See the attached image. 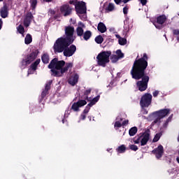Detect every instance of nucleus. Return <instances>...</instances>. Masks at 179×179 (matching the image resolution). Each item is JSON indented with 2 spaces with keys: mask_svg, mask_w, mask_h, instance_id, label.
<instances>
[{
  "mask_svg": "<svg viewBox=\"0 0 179 179\" xmlns=\"http://www.w3.org/2000/svg\"><path fill=\"white\" fill-rule=\"evenodd\" d=\"M138 57L134 62L130 74L132 79L138 80L136 83V86L140 92H145L148 89V84L150 78L146 74V69L148 68V54L143 53V57L138 59ZM141 79V80H140Z\"/></svg>",
  "mask_w": 179,
  "mask_h": 179,
  "instance_id": "1",
  "label": "nucleus"
},
{
  "mask_svg": "<svg viewBox=\"0 0 179 179\" xmlns=\"http://www.w3.org/2000/svg\"><path fill=\"white\" fill-rule=\"evenodd\" d=\"M48 68L51 69L52 76H64V74L68 72L69 69L73 68V63H66L64 60L59 61L58 58L55 57L51 60Z\"/></svg>",
  "mask_w": 179,
  "mask_h": 179,
  "instance_id": "2",
  "label": "nucleus"
},
{
  "mask_svg": "<svg viewBox=\"0 0 179 179\" xmlns=\"http://www.w3.org/2000/svg\"><path fill=\"white\" fill-rule=\"evenodd\" d=\"M73 42H55L53 46L55 52H63L64 57H72L76 52V45Z\"/></svg>",
  "mask_w": 179,
  "mask_h": 179,
  "instance_id": "3",
  "label": "nucleus"
},
{
  "mask_svg": "<svg viewBox=\"0 0 179 179\" xmlns=\"http://www.w3.org/2000/svg\"><path fill=\"white\" fill-rule=\"evenodd\" d=\"M75 34V27L73 26L69 25L65 27L64 29V36L58 38L56 42H63V43H73L75 41V37L73 34Z\"/></svg>",
  "mask_w": 179,
  "mask_h": 179,
  "instance_id": "4",
  "label": "nucleus"
},
{
  "mask_svg": "<svg viewBox=\"0 0 179 179\" xmlns=\"http://www.w3.org/2000/svg\"><path fill=\"white\" fill-rule=\"evenodd\" d=\"M111 55V51H103L98 54L96 57V62L99 66L106 68L107 64L110 62V56Z\"/></svg>",
  "mask_w": 179,
  "mask_h": 179,
  "instance_id": "5",
  "label": "nucleus"
},
{
  "mask_svg": "<svg viewBox=\"0 0 179 179\" xmlns=\"http://www.w3.org/2000/svg\"><path fill=\"white\" fill-rule=\"evenodd\" d=\"M38 50H34L31 53H29L25 59H22L21 62V68H25L27 65H30L38 56Z\"/></svg>",
  "mask_w": 179,
  "mask_h": 179,
  "instance_id": "6",
  "label": "nucleus"
},
{
  "mask_svg": "<svg viewBox=\"0 0 179 179\" xmlns=\"http://www.w3.org/2000/svg\"><path fill=\"white\" fill-rule=\"evenodd\" d=\"M155 120L153 121L152 124H157V122H160V120L162 118H164V117H167L169 114H170V109L165 108V109H161L158 111H156L155 113Z\"/></svg>",
  "mask_w": 179,
  "mask_h": 179,
  "instance_id": "7",
  "label": "nucleus"
},
{
  "mask_svg": "<svg viewBox=\"0 0 179 179\" xmlns=\"http://www.w3.org/2000/svg\"><path fill=\"white\" fill-rule=\"evenodd\" d=\"M150 104H152V94L146 93L142 96L140 106L142 108H145V107H149Z\"/></svg>",
  "mask_w": 179,
  "mask_h": 179,
  "instance_id": "8",
  "label": "nucleus"
},
{
  "mask_svg": "<svg viewBox=\"0 0 179 179\" xmlns=\"http://www.w3.org/2000/svg\"><path fill=\"white\" fill-rule=\"evenodd\" d=\"M166 20H167V17H166V15H162L156 18V21L153 22V24L156 29H158V30H162V29L164 27L163 24L166 23Z\"/></svg>",
  "mask_w": 179,
  "mask_h": 179,
  "instance_id": "9",
  "label": "nucleus"
},
{
  "mask_svg": "<svg viewBox=\"0 0 179 179\" xmlns=\"http://www.w3.org/2000/svg\"><path fill=\"white\" fill-rule=\"evenodd\" d=\"M75 9L76 12L80 15L86 13V3L85 1H76V3L75 4Z\"/></svg>",
  "mask_w": 179,
  "mask_h": 179,
  "instance_id": "10",
  "label": "nucleus"
},
{
  "mask_svg": "<svg viewBox=\"0 0 179 179\" xmlns=\"http://www.w3.org/2000/svg\"><path fill=\"white\" fill-rule=\"evenodd\" d=\"M73 10V8L70 7L69 4H64L59 8L60 13L64 17L71 16Z\"/></svg>",
  "mask_w": 179,
  "mask_h": 179,
  "instance_id": "11",
  "label": "nucleus"
},
{
  "mask_svg": "<svg viewBox=\"0 0 179 179\" xmlns=\"http://www.w3.org/2000/svg\"><path fill=\"white\" fill-rule=\"evenodd\" d=\"M152 155H155L156 159L157 160L162 159L163 157V155H164V148H163V145H159L157 148H155L152 151Z\"/></svg>",
  "mask_w": 179,
  "mask_h": 179,
  "instance_id": "12",
  "label": "nucleus"
},
{
  "mask_svg": "<svg viewBox=\"0 0 179 179\" xmlns=\"http://www.w3.org/2000/svg\"><path fill=\"white\" fill-rule=\"evenodd\" d=\"M78 82H79V75L78 73L73 74L68 80V83L71 86H75Z\"/></svg>",
  "mask_w": 179,
  "mask_h": 179,
  "instance_id": "13",
  "label": "nucleus"
},
{
  "mask_svg": "<svg viewBox=\"0 0 179 179\" xmlns=\"http://www.w3.org/2000/svg\"><path fill=\"white\" fill-rule=\"evenodd\" d=\"M150 131L148 130V131H145L143 134L141 136H143L141 141V145L145 146L148 144V142H149V139L150 138V134H149Z\"/></svg>",
  "mask_w": 179,
  "mask_h": 179,
  "instance_id": "14",
  "label": "nucleus"
},
{
  "mask_svg": "<svg viewBox=\"0 0 179 179\" xmlns=\"http://www.w3.org/2000/svg\"><path fill=\"white\" fill-rule=\"evenodd\" d=\"M31 19H33V14L29 13L26 15L24 20V24L25 27H29V26H30V23H31Z\"/></svg>",
  "mask_w": 179,
  "mask_h": 179,
  "instance_id": "15",
  "label": "nucleus"
},
{
  "mask_svg": "<svg viewBox=\"0 0 179 179\" xmlns=\"http://www.w3.org/2000/svg\"><path fill=\"white\" fill-rule=\"evenodd\" d=\"M0 13L3 19L8 17V6L4 5L3 8H1Z\"/></svg>",
  "mask_w": 179,
  "mask_h": 179,
  "instance_id": "16",
  "label": "nucleus"
},
{
  "mask_svg": "<svg viewBox=\"0 0 179 179\" xmlns=\"http://www.w3.org/2000/svg\"><path fill=\"white\" fill-rule=\"evenodd\" d=\"M97 29L100 33H106V31H107V27H106V24L103 22H99L98 24Z\"/></svg>",
  "mask_w": 179,
  "mask_h": 179,
  "instance_id": "17",
  "label": "nucleus"
},
{
  "mask_svg": "<svg viewBox=\"0 0 179 179\" xmlns=\"http://www.w3.org/2000/svg\"><path fill=\"white\" fill-rule=\"evenodd\" d=\"M40 62H41V59H37L34 63L31 64V69H32V71H37V66H38Z\"/></svg>",
  "mask_w": 179,
  "mask_h": 179,
  "instance_id": "18",
  "label": "nucleus"
},
{
  "mask_svg": "<svg viewBox=\"0 0 179 179\" xmlns=\"http://www.w3.org/2000/svg\"><path fill=\"white\" fill-rule=\"evenodd\" d=\"M41 61L43 64H48L50 62V55L48 53H44L41 56Z\"/></svg>",
  "mask_w": 179,
  "mask_h": 179,
  "instance_id": "19",
  "label": "nucleus"
},
{
  "mask_svg": "<svg viewBox=\"0 0 179 179\" xmlns=\"http://www.w3.org/2000/svg\"><path fill=\"white\" fill-rule=\"evenodd\" d=\"M138 132V127H133L129 130V135L130 136H135L136 135V133Z\"/></svg>",
  "mask_w": 179,
  "mask_h": 179,
  "instance_id": "20",
  "label": "nucleus"
},
{
  "mask_svg": "<svg viewBox=\"0 0 179 179\" xmlns=\"http://www.w3.org/2000/svg\"><path fill=\"white\" fill-rule=\"evenodd\" d=\"M116 152L118 153H125V152H127V147L125 145H121L116 148Z\"/></svg>",
  "mask_w": 179,
  "mask_h": 179,
  "instance_id": "21",
  "label": "nucleus"
},
{
  "mask_svg": "<svg viewBox=\"0 0 179 179\" xmlns=\"http://www.w3.org/2000/svg\"><path fill=\"white\" fill-rule=\"evenodd\" d=\"M116 120H118L119 121H116L115 122L114 127L115 129H117V128H121V127H122V124H121V121H122L123 119L122 117H117Z\"/></svg>",
  "mask_w": 179,
  "mask_h": 179,
  "instance_id": "22",
  "label": "nucleus"
},
{
  "mask_svg": "<svg viewBox=\"0 0 179 179\" xmlns=\"http://www.w3.org/2000/svg\"><path fill=\"white\" fill-rule=\"evenodd\" d=\"M83 38L85 41H87L92 37V31H86L83 34Z\"/></svg>",
  "mask_w": 179,
  "mask_h": 179,
  "instance_id": "23",
  "label": "nucleus"
},
{
  "mask_svg": "<svg viewBox=\"0 0 179 179\" xmlns=\"http://www.w3.org/2000/svg\"><path fill=\"white\" fill-rule=\"evenodd\" d=\"M90 93H92V88L86 90L84 92L83 97H80V99H84V100H87V99H89V94H90Z\"/></svg>",
  "mask_w": 179,
  "mask_h": 179,
  "instance_id": "24",
  "label": "nucleus"
},
{
  "mask_svg": "<svg viewBox=\"0 0 179 179\" xmlns=\"http://www.w3.org/2000/svg\"><path fill=\"white\" fill-rule=\"evenodd\" d=\"M31 41H33V38L31 37V35H30V34H27L24 38L25 44H30Z\"/></svg>",
  "mask_w": 179,
  "mask_h": 179,
  "instance_id": "25",
  "label": "nucleus"
},
{
  "mask_svg": "<svg viewBox=\"0 0 179 179\" xmlns=\"http://www.w3.org/2000/svg\"><path fill=\"white\" fill-rule=\"evenodd\" d=\"M80 108V107L79 106V105L77 103V102H74L73 103V105L71 106V110H73V111H75L76 113H78V111H80V110L79 109Z\"/></svg>",
  "mask_w": 179,
  "mask_h": 179,
  "instance_id": "26",
  "label": "nucleus"
},
{
  "mask_svg": "<svg viewBox=\"0 0 179 179\" xmlns=\"http://www.w3.org/2000/svg\"><path fill=\"white\" fill-rule=\"evenodd\" d=\"M76 103H78V105L80 108L83 107V106H86L87 104V102L86 101V99H79Z\"/></svg>",
  "mask_w": 179,
  "mask_h": 179,
  "instance_id": "27",
  "label": "nucleus"
},
{
  "mask_svg": "<svg viewBox=\"0 0 179 179\" xmlns=\"http://www.w3.org/2000/svg\"><path fill=\"white\" fill-rule=\"evenodd\" d=\"M103 41L104 38H103V36L101 35L96 36L95 42L96 43V44H101Z\"/></svg>",
  "mask_w": 179,
  "mask_h": 179,
  "instance_id": "28",
  "label": "nucleus"
},
{
  "mask_svg": "<svg viewBox=\"0 0 179 179\" xmlns=\"http://www.w3.org/2000/svg\"><path fill=\"white\" fill-rule=\"evenodd\" d=\"M83 28L78 27L76 29V33H77V36H78V37H82L83 36Z\"/></svg>",
  "mask_w": 179,
  "mask_h": 179,
  "instance_id": "29",
  "label": "nucleus"
},
{
  "mask_svg": "<svg viewBox=\"0 0 179 179\" xmlns=\"http://www.w3.org/2000/svg\"><path fill=\"white\" fill-rule=\"evenodd\" d=\"M99 100H100V95L96 96V97H94L91 101L90 103H89V104H90L91 106H94V104H96V103H97V101H99Z\"/></svg>",
  "mask_w": 179,
  "mask_h": 179,
  "instance_id": "30",
  "label": "nucleus"
},
{
  "mask_svg": "<svg viewBox=\"0 0 179 179\" xmlns=\"http://www.w3.org/2000/svg\"><path fill=\"white\" fill-rule=\"evenodd\" d=\"M114 4L113 3H109L108 7L106 8V12H113L115 9Z\"/></svg>",
  "mask_w": 179,
  "mask_h": 179,
  "instance_id": "31",
  "label": "nucleus"
},
{
  "mask_svg": "<svg viewBox=\"0 0 179 179\" xmlns=\"http://www.w3.org/2000/svg\"><path fill=\"white\" fill-rule=\"evenodd\" d=\"M17 30L18 33H20V34H24V27H23V25L20 24L17 27Z\"/></svg>",
  "mask_w": 179,
  "mask_h": 179,
  "instance_id": "32",
  "label": "nucleus"
},
{
  "mask_svg": "<svg viewBox=\"0 0 179 179\" xmlns=\"http://www.w3.org/2000/svg\"><path fill=\"white\" fill-rule=\"evenodd\" d=\"M116 54L119 59H121V58H124V53H122V51H121V50H117L116 51Z\"/></svg>",
  "mask_w": 179,
  "mask_h": 179,
  "instance_id": "33",
  "label": "nucleus"
},
{
  "mask_svg": "<svg viewBox=\"0 0 179 179\" xmlns=\"http://www.w3.org/2000/svg\"><path fill=\"white\" fill-rule=\"evenodd\" d=\"M120 59L116 55H112L110 57V61L114 64Z\"/></svg>",
  "mask_w": 179,
  "mask_h": 179,
  "instance_id": "34",
  "label": "nucleus"
},
{
  "mask_svg": "<svg viewBox=\"0 0 179 179\" xmlns=\"http://www.w3.org/2000/svg\"><path fill=\"white\" fill-rule=\"evenodd\" d=\"M91 107H93V106H91L90 103H88L83 112V114H87L89 113V111H90Z\"/></svg>",
  "mask_w": 179,
  "mask_h": 179,
  "instance_id": "35",
  "label": "nucleus"
},
{
  "mask_svg": "<svg viewBox=\"0 0 179 179\" xmlns=\"http://www.w3.org/2000/svg\"><path fill=\"white\" fill-rule=\"evenodd\" d=\"M118 43L120 45H125L127 44V39L124 38H122L118 40Z\"/></svg>",
  "mask_w": 179,
  "mask_h": 179,
  "instance_id": "36",
  "label": "nucleus"
},
{
  "mask_svg": "<svg viewBox=\"0 0 179 179\" xmlns=\"http://www.w3.org/2000/svg\"><path fill=\"white\" fill-rule=\"evenodd\" d=\"M30 3L32 9H36V6H37V0H31Z\"/></svg>",
  "mask_w": 179,
  "mask_h": 179,
  "instance_id": "37",
  "label": "nucleus"
},
{
  "mask_svg": "<svg viewBox=\"0 0 179 179\" xmlns=\"http://www.w3.org/2000/svg\"><path fill=\"white\" fill-rule=\"evenodd\" d=\"M51 85H52V80H49L48 83L45 85V90H50V89H51Z\"/></svg>",
  "mask_w": 179,
  "mask_h": 179,
  "instance_id": "38",
  "label": "nucleus"
},
{
  "mask_svg": "<svg viewBox=\"0 0 179 179\" xmlns=\"http://www.w3.org/2000/svg\"><path fill=\"white\" fill-rule=\"evenodd\" d=\"M159 139H160V134H157L153 140L152 142L156 143V142H159Z\"/></svg>",
  "mask_w": 179,
  "mask_h": 179,
  "instance_id": "39",
  "label": "nucleus"
},
{
  "mask_svg": "<svg viewBox=\"0 0 179 179\" xmlns=\"http://www.w3.org/2000/svg\"><path fill=\"white\" fill-rule=\"evenodd\" d=\"M129 148L131 150H133L134 152H136L138 150V146L135 145H129Z\"/></svg>",
  "mask_w": 179,
  "mask_h": 179,
  "instance_id": "40",
  "label": "nucleus"
},
{
  "mask_svg": "<svg viewBox=\"0 0 179 179\" xmlns=\"http://www.w3.org/2000/svg\"><path fill=\"white\" fill-rule=\"evenodd\" d=\"M141 138H142V136H138L137 138H136V137H135L134 138V143H136V145H138L139 143V142H141Z\"/></svg>",
  "mask_w": 179,
  "mask_h": 179,
  "instance_id": "41",
  "label": "nucleus"
},
{
  "mask_svg": "<svg viewBox=\"0 0 179 179\" xmlns=\"http://www.w3.org/2000/svg\"><path fill=\"white\" fill-rule=\"evenodd\" d=\"M172 33L173 36H179V29H173Z\"/></svg>",
  "mask_w": 179,
  "mask_h": 179,
  "instance_id": "42",
  "label": "nucleus"
},
{
  "mask_svg": "<svg viewBox=\"0 0 179 179\" xmlns=\"http://www.w3.org/2000/svg\"><path fill=\"white\" fill-rule=\"evenodd\" d=\"M47 94H48V90H45L43 92H42L41 93V97L42 99H44V97H45V96H47Z\"/></svg>",
  "mask_w": 179,
  "mask_h": 179,
  "instance_id": "43",
  "label": "nucleus"
},
{
  "mask_svg": "<svg viewBox=\"0 0 179 179\" xmlns=\"http://www.w3.org/2000/svg\"><path fill=\"white\" fill-rule=\"evenodd\" d=\"M128 9H129V7L128 6H126L123 8V13L124 15H128Z\"/></svg>",
  "mask_w": 179,
  "mask_h": 179,
  "instance_id": "44",
  "label": "nucleus"
},
{
  "mask_svg": "<svg viewBox=\"0 0 179 179\" xmlns=\"http://www.w3.org/2000/svg\"><path fill=\"white\" fill-rule=\"evenodd\" d=\"M140 1L141 5H143V6H145V5H146L148 3V0H138Z\"/></svg>",
  "mask_w": 179,
  "mask_h": 179,
  "instance_id": "45",
  "label": "nucleus"
},
{
  "mask_svg": "<svg viewBox=\"0 0 179 179\" xmlns=\"http://www.w3.org/2000/svg\"><path fill=\"white\" fill-rule=\"evenodd\" d=\"M129 122V120H128L123 121L122 123V127H125V125H128Z\"/></svg>",
  "mask_w": 179,
  "mask_h": 179,
  "instance_id": "46",
  "label": "nucleus"
},
{
  "mask_svg": "<svg viewBox=\"0 0 179 179\" xmlns=\"http://www.w3.org/2000/svg\"><path fill=\"white\" fill-rule=\"evenodd\" d=\"M80 118L83 120H86V114L83 113V114L80 115Z\"/></svg>",
  "mask_w": 179,
  "mask_h": 179,
  "instance_id": "47",
  "label": "nucleus"
},
{
  "mask_svg": "<svg viewBox=\"0 0 179 179\" xmlns=\"http://www.w3.org/2000/svg\"><path fill=\"white\" fill-rule=\"evenodd\" d=\"M152 96L154 97H157V96H159V91H155L153 93H152Z\"/></svg>",
  "mask_w": 179,
  "mask_h": 179,
  "instance_id": "48",
  "label": "nucleus"
},
{
  "mask_svg": "<svg viewBox=\"0 0 179 179\" xmlns=\"http://www.w3.org/2000/svg\"><path fill=\"white\" fill-rule=\"evenodd\" d=\"M69 3H70V5H74L75 6V5H76V1H75L71 0L69 1Z\"/></svg>",
  "mask_w": 179,
  "mask_h": 179,
  "instance_id": "49",
  "label": "nucleus"
},
{
  "mask_svg": "<svg viewBox=\"0 0 179 179\" xmlns=\"http://www.w3.org/2000/svg\"><path fill=\"white\" fill-rule=\"evenodd\" d=\"M171 118H173V115H171V116H169V117L167 118L166 122V123L170 122V121H171Z\"/></svg>",
  "mask_w": 179,
  "mask_h": 179,
  "instance_id": "50",
  "label": "nucleus"
},
{
  "mask_svg": "<svg viewBox=\"0 0 179 179\" xmlns=\"http://www.w3.org/2000/svg\"><path fill=\"white\" fill-rule=\"evenodd\" d=\"M142 113L144 115H146V114H148V110L145 109L143 108V110H142Z\"/></svg>",
  "mask_w": 179,
  "mask_h": 179,
  "instance_id": "51",
  "label": "nucleus"
},
{
  "mask_svg": "<svg viewBox=\"0 0 179 179\" xmlns=\"http://www.w3.org/2000/svg\"><path fill=\"white\" fill-rule=\"evenodd\" d=\"M34 71H33V69H29L28 70V75H31V74H33V73H34Z\"/></svg>",
  "mask_w": 179,
  "mask_h": 179,
  "instance_id": "52",
  "label": "nucleus"
},
{
  "mask_svg": "<svg viewBox=\"0 0 179 179\" xmlns=\"http://www.w3.org/2000/svg\"><path fill=\"white\" fill-rule=\"evenodd\" d=\"M115 3H116V5H120V3H121V1L122 0H114Z\"/></svg>",
  "mask_w": 179,
  "mask_h": 179,
  "instance_id": "53",
  "label": "nucleus"
},
{
  "mask_svg": "<svg viewBox=\"0 0 179 179\" xmlns=\"http://www.w3.org/2000/svg\"><path fill=\"white\" fill-rule=\"evenodd\" d=\"M2 19H0V30L2 29V24H3Z\"/></svg>",
  "mask_w": 179,
  "mask_h": 179,
  "instance_id": "54",
  "label": "nucleus"
},
{
  "mask_svg": "<svg viewBox=\"0 0 179 179\" xmlns=\"http://www.w3.org/2000/svg\"><path fill=\"white\" fill-rule=\"evenodd\" d=\"M115 37L116 38H118V40H120V38H122V37L119 34H116Z\"/></svg>",
  "mask_w": 179,
  "mask_h": 179,
  "instance_id": "55",
  "label": "nucleus"
},
{
  "mask_svg": "<svg viewBox=\"0 0 179 179\" xmlns=\"http://www.w3.org/2000/svg\"><path fill=\"white\" fill-rule=\"evenodd\" d=\"M44 2H52V0H43Z\"/></svg>",
  "mask_w": 179,
  "mask_h": 179,
  "instance_id": "56",
  "label": "nucleus"
},
{
  "mask_svg": "<svg viewBox=\"0 0 179 179\" xmlns=\"http://www.w3.org/2000/svg\"><path fill=\"white\" fill-rule=\"evenodd\" d=\"M176 40H177V41L179 42V35H178V36H176Z\"/></svg>",
  "mask_w": 179,
  "mask_h": 179,
  "instance_id": "57",
  "label": "nucleus"
},
{
  "mask_svg": "<svg viewBox=\"0 0 179 179\" xmlns=\"http://www.w3.org/2000/svg\"><path fill=\"white\" fill-rule=\"evenodd\" d=\"M88 119L90 120V121H92V116H88Z\"/></svg>",
  "mask_w": 179,
  "mask_h": 179,
  "instance_id": "58",
  "label": "nucleus"
},
{
  "mask_svg": "<svg viewBox=\"0 0 179 179\" xmlns=\"http://www.w3.org/2000/svg\"><path fill=\"white\" fill-rule=\"evenodd\" d=\"M176 160H177L178 163L179 164V157H178L176 158Z\"/></svg>",
  "mask_w": 179,
  "mask_h": 179,
  "instance_id": "59",
  "label": "nucleus"
},
{
  "mask_svg": "<svg viewBox=\"0 0 179 179\" xmlns=\"http://www.w3.org/2000/svg\"><path fill=\"white\" fill-rule=\"evenodd\" d=\"M62 122H63V124H64V119L62 120Z\"/></svg>",
  "mask_w": 179,
  "mask_h": 179,
  "instance_id": "60",
  "label": "nucleus"
},
{
  "mask_svg": "<svg viewBox=\"0 0 179 179\" xmlns=\"http://www.w3.org/2000/svg\"><path fill=\"white\" fill-rule=\"evenodd\" d=\"M2 1H3V0H0V2H2Z\"/></svg>",
  "mask_w": 179,
  "mask_h": 179,
  "instance_id": "61",
  "label": "nucleus"
},
{
  "mask_svg": "<svg viewBox=\"0 0 179 179\" xmlns=\"http://www.w3.org/2000/svg\"><path fill=\"white\" fill-rule=\"evenodd\" d=\"M177 1H179V0H177Z\"/></svg>",
  "mask_w": 179,
  "mask_h": 179,
  "instance_id": "62",
  "label": "nucleus"
}]
</instances>
